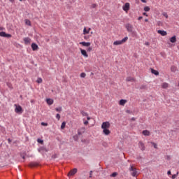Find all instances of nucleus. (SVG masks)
Instances as JSON below:
<instances>
[{"label": "nucleus", "instance_id": "f257e3e1", "mask_svg": "<svg viewBox=\"0 0 179 179\" xmlns=\"http://www.w3.org/2000/svg\"><path fill=\"white\" fill-rule=\"evenodd\" d=\"M110 122H104L101 124V129H103V134L108 136L111 134V131H110Z\"/></svg>", "mask_w": 179, "mask_h": 179}, {"label": "nucleus", "instance_id": "f03ea898", "mask_svg": "<svg viewBox=\"0 0 179 179\" xmlns=\"http://www.w3.org/2000/svg\"><path fill=\"white\" fill-rule=\"evenodd\" d=\"M128 41V37L126 36L121 41H115L113 42V45H121V44H124V43H127Z\"/></svg>", "mask_w": 179, "mask_h": 179}, {"label": "nucleus", "instance_id": "7ed1b4c3", "mask_svg": "<svg viewBox=\"0 0 179 179\" xmlns=\"http://www.w3.org/2000/svg\"><path fill=\"white\" fill-rule=\"evenodd\" d=\"M129 171L131 172V176H132V177H138V171H136V168L131 166Z\"/></svg>", "mask_w": 179, "mask_h": 179}, {"label": "nucleus", "instance_id": "20e7f679", "mask_svg": "<svg viewBox=\"0 0 179 179\" xmlns=\"http://www.w3.org/2000/svg\"><path fill=\"white\" fill-rule=\"evenodd\" d=\"M14 106L15 107V112L17 114H22L23 113V108L20 105L15 104Z\"/></svg>", "mask_w": 179, "mask_h": 179}, {"label": "nucleus", "instance_id": "39448f33", "mask_svg": "<svg viewBox=\"0 0 179 179\" xmlns=\"http://www.w3.org/2000/svg\"><path fill=\"white\" fill-rule=\"evenodd\" d=\"M125 27H126V29H127V31H128L129 33H132V31H133V30H134V26H132V24H127L125 25Z\"/></svg>", "mask_w": 179, "mask_h": 179}, {"label": "nucleus", "instance_id": "423d86ee", "mask_svg": "<svg viewBox=\"0 0 179 179\" xmlns=\"http://www.w3.org/2000/svg\"><path fill=\"white\" fill-rule=\"evenodd\" d=\"M129 8H130V4H129V3H126L122 6V9H123V10H124V12H128V10H129Z\"/></svg>", "mask_w": 179, "mask_h": 179}, {"label": "nucleus", "instance_id": "0eeeda50", "mask_svg": "<svg viewBox=\"0 0 179 179\" xmlns=\"http://www.w3.org/2000/svg\"><path fill=\"white\" fill-rule=\"evenodd\" d=\"M80 51L85 58H87L89 57V55H87V52H86L85 50L80 48Z\"/></svg>", "mask_w": 179, "mask_h": 179}, {"label": "nucleus", "instance_id": "6e6552de", "mask_svg": "<svg viewBox=\"0 0 179 179\" xmlns=\"http://www.w3.org/2000/svg\"><path fill=\"white\" fill-rule=\"evenodd\" d=\"M79 44L83 45V47H90L92 45L90 42H80Z\"/></svg>", "mask_w": 179, "mask_h": 179}, {"label": "nucleus", "instance_id": "1a4fd4ad", "mask_svg": "<svg viewBox=\"0 0 179 179\" xmlns=\"http://www.w3.org/2000/svg\"><path fill=\"white\" fill-rule=\"evenodd\" d=\"M77 173H78V169L74 168L73 169L69 171L68 176H75V174Z\"/></svg>", "mask_w": 179, "mask_h": 179}, {"label": "nucleus", "instance_id": "9d476101", "mask_svg": "<svg viewBox=\"0 0 179 179\" xmlns=\"http://www.w3.org/2000/svg\"><path fill=\"white\" fill-rule=\"evenodd\" d=\"M46 103L48 106H52L54 104V99L50 98L46 99Z\"/></svg>", "mask_w": 179, "mask_h": 179}, {"label": "nucleus", "instance_id": "9b49d317", "mask_svg": "<svg viewBox=\"0 0 179 179\" xmlns=\"http://www.w3.org/2000/svg\"><path fill=\"white\" fill-rule=\"evenodd\" d=\"M138 147L141 148V150L143 151L145 149V143H143L142 141H140L138 143Z\"/></svg>", "mask_w": 179, "mask_h": 179}, {"label": "nucleus", "instance_id": "f8f14e48", "mask_svg": "<svg viewBox=\"0 0 179 179\" xmlns=\"http://www.w3.org/2000/svg\"><path fill=\"white\" fill-rule=\"evenodd\" d=\"M23 40H24V44H26L27 45L30 44L31 41V39H30V38L29 37L24 38Z\"/></svg>", "mask_w": 179, "mask_h": 179}, {"label": "nucleus", "instance_id": "ddd939ff", "mask_svg": "<svg viewBox=\"0 0 179 179\" xmlns=\"http://www.w3.org/2000/svg\"><path fill=\"white\" fill-rule=\"evenodd\" d=\"M157 33L158 34H161V36H167V31L164 30H158Z\"/></svg>", "mask_w": 179, "mask_h": 179}, {"label": "nucleus", "instance_id": "4468645a", "mask_svg": "<svg viewBox=\"0 0 179 179\" xmlns=\"http://www.w3.org/2000/svg\"><path fill=\"white\" fill-rule=\"evenodd\" d=\"M127 103H128V101L127 99H121L119 101V105L120 106H125V104H127Z\"/></svg>", "mask_w": 179, "mask_h": 179}, {"label": "nucleus", "instance_id": "2eb2a0df", "mask_svg": "<svg viewBox=\"0 0 179 179\" xmlns=\"http://www.w3.org/2000/svg\"><path fill=\"white\" fill-rule=\"evenodd\" d=\"M31 48H32L33 51H37V50H38V45H37V44H36V43H32Z\"/></svg>", "mask_w": 179, "mask_h": 179}, {"label": "nucleus", "instance_id": "dca6fc26", "mask_svg": "<svg viewBox=\"0 0 179 179\" xmlns=\"http://www.w3.org/2000/svg\"><path fill=\"white\" fill-rule=\"evenodd\" d=\"M38 166H40V164L37 162H31L29 164V167H37Z\"/></svg>", "mask_w": 179, "mask_h": 179}, {"label": "nucleus", "instance_id": "f3484780", "mask_svg": "<svg viewBox=\"0 0 179 179\" xmlns=\"http://www.w3.org/2000/svg\"><path fill=\"white\" fill-rule=\"evenodd\" d=\"M142 134L144 135V136H150V131H149V130H144L143 131Z\"/></svg>", "mask_w": 179, "mask_h": 179}, {"label": "nucleus", "instance_id": "a211bd4d", "mask_svg": "<svg viewBox=\"0 0 179 179\" xmlns=\"http://www.w3.org/2000/svg\"><path fill=\"white\" fill-rule=\"evenodd\" d=\"M90 30H92V28H89L88 29H87L86 27H85L83 29V34H89V33H90Z\"/></svg>", "mask_w": 179, "mask_h": 179}, {"label": "nucleus", "instance_id": "6ab92c4d", "mask_svg": "<svg viewBox=\"0 0 179 179\" xmlns=\"http://www.w3.org/2000/svg\"><path fill=\"white\" fill-rule=\"evenodd\" d=\"M170 42H171V43H177V36H172V37L170 38Z\"/></svg>", "mask_w": 179, "mask_h": 179}, {"label": "nucleus", "instance_id": "aec40b11", "mask_svg": "<svg viewBox=\"0 0 179 179\" xmlns=\"http://www.w3.org/2000/svg\"><path fill=\"white\" fill-rule=\"evenodd\" d=\"M126 81L127 82H135V78H134L132 77H127L126 78Z\"/></svg>", "mask_w": 179, "mask_h": 179}, {"label": "nucleus", "instance_id": "412c9836", "mask_svg": "<svg viewBox=\"0 0 179 179\" xmlns=\"http://www.w3.org/2000/svg\"><path fill=\"white\" fill-rule=\"evenodd\" d=\"M171 72H177V66H171Z\"/></svg>", "mask_w": 179, "mask_h": 179}, {"label": "nucleus", "instance_id": "4be33fe9", "mask_svg": "<svg viewBox=\"0 0 179 179\" xmlns=\"http://www.w3.org/2000/svg\"><path fill=\"white\" fill-rule=\"evenodd\" d=\"M162 86L163 89H167L169 87V83H164Z\"/></svg>", "mask_w": 179, "mask_h": 179}, {"label": "nucleus", "instance_id": "5701e85b", "mask_svg": "<svg viewBox=\"0 0 179 179\" xmlns=\"http://www.w3.org/2000/svg\"><path fill=\"white\" fill-rule=\"evenodd\" d=\"M151 72H152V73H153L154 75H156V76L159 75V71H157V70H155V69H151Z\"/></svg>", "mask_w": 179, "mask_h": 179}, {"label": "nucleus", "instance_id": "b1692460", "mask_svg": "<svg viewBox=\"0 0 179 179\" xmlns=\"http://www.w3.org/2000/svg\"><path fill=\"white\" fill-rule=\"evenodd\" d=\"M24 22L27 26H31V22L28 19H26Z\"/></svg>", "mask_w": 179, "mask_h": 179}, {"label": "nucleus", "instance_id": "393cba45", "mask_svg": "<svg viewBox=\"0 0 179 179\" xmlns=\"http://www.w3.org/2000/svg\"><path fill=\"white\" fill-rule=\"evenodd\" d=\"M45 150L44 149V148H40L38 149L39 153H41L42 155H44Z\"/></svg>", "mask_w": 179, "mask_h": 179}, {"label": "nucleus", "instance_id": "a878e982", "mask_svg": "<svg viewBox=\"0 0 179 179\" xmlns=\"http://www.w3.org/2000/svg\"><path fill=\"white\" fill-rule=\"evenodd\" d=\"M80 114L83 115V117H87V115H89V114H87V113H86V112H85L83 110H82L80 112Z\"/></svg>", "mask_w": 179, "mask_h": 179}, {"label": "nucleus", "instance_id": "bb28decb", "mask_svg": "<svg viewBox=\"0 0 179 179\" xmlns=\"http://www.w3.org/2000/svg\"><path fill=\"white\" fill-rule=\"evenodd\" d=\"M66 126V122H63L62 123V125H61V129H65V127Z\"/></svg>", "mask_w": 179, "mask_h": 179}, {"label": "nucleus", "instance_id": "cd10ccee", "mask_svg": "<svg viewBox=\"0 0 179 179\" xmlns=\"http://www.w3.org/2000/svg\"><path fill=\"white\" fill-rule=\"evenodd\" d=\"M6 33H5L4 31L0 32V37H6Z\"/></svg>", "mask_w": 179, "mask_h": 179}, {"label": "nucleus", "instance_id": "c85d7f7f", "mask_svg": "<svg viewBox=\"0 0 179 179\" xmlns=\"http://www.w3.org/2000/svg\"><path fill=\"white\" fill-rule=\"evenodd\" d=\"M55 110L57 111L58 113H61L62 111V107L56 108Z\"/></svg>", "mask_w": 179, "mask_h": 179}, {"label": "nucleus", "instance_id": "c756f323", "mask_svg": "<svg viewBox=\"0 0 179 179\" xmlns=\"http://www.w3.org/2000/svg\"><path fill=\"white\" fill-rule=\"evenodd\" d=\"M37 142H38V143H41V145H43V143H44V141L40 138L37 139Z\"/></svg>", "mask_w": 179, "mask_h": 179}, {"label": "nucleus", "instance_id": "7c9ffc66", "mask_svg": "<svg viewBox=\"0 0 179 179\" xmlns=\"http://www.w3.org/2000/svg\"><path fill=\"white\" fill-rule=\"evenodd\" d=\"M144 10L145 12H149V10H150V8H149V6H145L144 8Z\"/></svg>", "mask_w": 179, "mask_h": 179}, {"label": "nucleus", "instance_id": "2f4dec72", "mask_svg": "<svg viewBox=\"0 0 179 179\" xmlns=\"http://www.w3.org/2000/svg\"><path fill=\"white\" fill-rule=\"evenodd\" d=\"M162 15L166 17V19H169V15H167V13H163Z\"/></svg>", "mask_w": 179, "mask_h": 179}, {"label": "nucleus", "instance_id": "473e14b6", "mask_svg": "<svg viewBox=\"0 0 179 179\" xmlns=\"http://www.w3.org/2000/svg\"><path fill=\"white\" fill-rule=\"evenodd\" d=\"M80 78H86V73H81Z\"/></svg>", "mask_w": 179, "mask_h": 179}, {"label": "nucleus", "instance_id": "72a5a7b5", "mask_svg": "<svg viewBox=\"0 0 179 179\" xmlns=\"http://www.w3.org/2000/svg\"><path fill=\"white\" fill-rule=\"evenodd\" d=\"M56 118L58 120V121H59V120H61V115L59 113H57L56 115Z\"/></svg>", "mask_w": 179, "mask_h": 179}, {"label": "nucleus", "instance_id": "f704fd0d", "mask_svg": "<svg viewBox=\"0 0 179 179\" xmlns=\"http://www.w3.org/2000/svg\"><path fill=\"white\" fill-rule=\"evenodd\" d=\"M36 82H37V83H42L43 79L39 78L37 79Z\"/></svg>", "mask_w": 179, "mask_h": 179}, {"label": "nucleus", "instance_id": "c9c22d12", "mask_svg": "<svg viewBox=\"0 0 179 179\" xmlns=\"http://www.w3.org/2000/svg\"><path fill=\"white\" fill-rule=\"evenodd\" d=\"M118 173H117L116 172L115 173H113L111 175H110V177H117Z\"/></svg>", "mask_w": 179, "mask_h": 179}, {"label": "nucleus", "instance_id": "e433bc0d", "mask_svg": "<svg viewBox=\"0 0 179 179\" xmlns=\"http://www.w3.org/2000/svg\"><path fill=\"white\" fill-rule=\"evenodd\" d=\"M7 38H10V37H12V35L11 34H6V36Z\"/></svg>", "mask_w": 179, "mask_h": 179}, {"label": "nucleus", "instance_id": "4c0bfd02", "mask_svg": "<svg viewBox=\"0 0 179 179\" xmlns=\"http://www.w3.org/2000/svg\"><path fill=\"white\" fill-rule=\"evenodd\" d=\"M151 143L154 146L155 149H157V144H156V143H155L153 142H152Z\"/></svg>", "mask_w": 179, "mask_h": 179}, {"label": "nucleus", "instance_id": "58836bf2", "mask_svg": "<svg viewBox=\"0 0 179 179\" xmlns=\"http://www.w3.org/2000/svg\"><path fill=\"white\" fill-rule=\"evenodd\" d=\"M83 121H84V125H88L89 124V121L85 120V119H83Z\"/></svg>", "mask_w": 179, "mask_h": 179}, {"label": "nucleus", "instance_id": "ea45409f", "mask_svg": "<svg viewBox=\"0 0 179 179\" xmlns=\"http://www.w3.org/2000/svg\"><path fill=\"white\" fill-rule=\"evenodd\" d=\"M177 176H178V173H177V174H174L172 176V179H176L177 178Z\"/></svg>", "mask_w": 179, "mask_h": 179}, {"label": "nucleus", "instance_id": "a19ab883", "mask_svg": "<svg viewBox=\"0 0 179 179\" xmlns=\"http://www.w3.org/2000/svg\"><path fill=\"white\" fill-rule=\"evenodd\" d=\"M92 47L90 46V47L87 48V51L88 52H90L92 51Z\"/></svg>", "mask_w": 179, "mask_h": 179}, {"label": "nucleus", "instance_id": "79ce46f5", "mask_svg": "<svg viewBox=\"0 0 179 179\" xmlns=\"http://www.w3.org/2000/svg\"><path fill=\"white\" fill-rule=\"evenodd\" d=\"M91 6H92V8H96L97 6V4L94 3Z\"/></svg>", "mask_w": 179, "mask_h": 179}, {"label": "nucleus", "instance_id": "37998d69", "mask_svg": "<svg viewBox=\"0 0 179 179\" xmlns=\"http://www.w3.org/2000/svg\"><path fill=\"white\" fill-rule=\"evenodd\" d=\"M3 30H5V28L3 27H0V31H2Z\"/></svg>", "mask_w": 179, "mask_h": 179}, {"label": "nucleus", "instance_id": "c03bdc74", "mask_svg": "<svg viewBox=\"0 0 179 179\" xmlns=\"http://www.w3.org/2000/svg\"><path fill=\"white\" fill-rule=\"evenodd\" d=\"M142 19H143V17L140 16V17L138 18V20H142Z\"/></svg>", "mask_w": 179, "mask_h": 179}, {"label": "nucleus", "instance_id": "a18cd8bd", "mask_svg": "<svg viewBox=\"0 0 179 179\" xmlns=\"http://www.w3.org/2000/svg\"><path fill=\"white\" fill-rule=\"evenodd\" d=\"M145 45H150V43L149 42H145Z\"/></svg>", "mask_w": 179, "mask_h": 179}, {"label": "nucleus", "instance_id": "49530a36", "mask_svg": "<svg viewBox=\"0 0 179 179\" xmlns=\"http://www.w3.org/2000/svg\"><path fill=\"white\" fill-rule=\"evenodd\" d=\"M92 173H93V171H90V178H92Z\"/></svg>", "mask_w": 179, "mask_h": 179}, {"label": "nucleus", "instance_id": "de8ad7c7", "mask_svg": "<svg viewBox=\"0 0 179 179\" xmlns=\"http://www.w3.org/2000/svg\"><path fill=\"white\" fill-rule=\"evenodd\" d=\"M167 174H168V176L171 175V171H169L167 172Z\"/></svg>", "mask_w": 179, "mask_h": 179}, {"label": "nucleus", "instance_id": "09e8293b", "mask_svg": "<svg viewBox=\"0 0 179 179\" xmlns=\"http://www.w3.org/2000/svg\"><path fill=\"white\" fill-rule=\"evenodd\" d=\"M87 121H90V117H89V115L87 116Z\"/></svg>", "mask_w": 179, "mask_h": 179}, {"label": "nucleus", "instance_id": "8fccbe9b", "mask_svg": "<svg viewBox=\"0 0 179 179\" xmlns=\"http://www.w3.org/2000/svg\"><path fill=\"white\" fill-rule=\"evenodd\" d=\"M78 135H82V132H80V131L78 130Z\"/></svg>", "mask_w": 179, "mask_h": 179}, {"label": "nucleus", "instance_id": "3c124183", "mask_svg": "<svg viewBox=\"0 0 179 179\" xmlns=\"http://www.w3.org/2000/svg\"><path fill=\"white\" fill-rule=\"evenodd\" d=\"M143 3H146V0H141Z\"/></svg>", "mask_w": 179, "mask_h": 179}, {"label": "nucleus", "instance_id": "603ef678", "mask_svg": "<svg viewBox=\"0 0 179 179\" xmlns=\"http://www.w3.org/2000/svg\"><path fill=\"white\" fill-rule=\"evenodd\" d=\"M10 2H11L12 3H13V2H15V0H9Z\"/></svg>", "mask_w": 179, "mask_h": 179}, {"label": "nucleus", "instance_id": "864d4df0", "mask_svg": "<svg viewBox=\"0 0 179 179\" xmlns=\"http://www.w3.org/2000/svg\"><path fill=\"white\" fill-rule=\"evenodd\" d=\"M144 16H148V14L146 13H143V14Z\"/></svg>", "mask_w": 179, "mask_h": 179}, {"label": "nucleus", "instance_id": "5fc2aeb1", "mask_svg": "<svg viewBox=\"0 0 179 179\" xmlns=\"http://www.w3.org/2000/svg\"><path fill=\"white\" fill-rule=\"evenodd\" d=\"M41 125L45 126V122H42Z\"/></svg>", "mask_w": 179, "mask_h": 179}, {"label": "nucleus", "instance_id": "6e6d98bb", "mask_svg": "<svg viewBox=\"0 0 179 179\" xmlns=\"http://www.w3.org/2000/svg\"><path fill=\"white\" fill-rule=\"evenodd\" d=\"M145 22H149L148 19H145Z\"/></svg>", "mask_w": 179, "mask_h": 179}, {"label": "nucleus", "instance_id": "4d7b16f0", "mask_svg": "<svg viewBox=\"0 0 179 179\" xmlns=\"http://www.w3.org/2000/svg\"><path fill=\"white\" fill-rule=\"evenodd\" d=\"M131 120H132L133 121H135V117H132Z\"/></svg>", "mask_w": 179, "mask_h": 179}, {"label": "nucleus", "instance_id": "13d9d810", "mask_svg": "<svg viewBox=\"0 0 179 179\" xmlns=\"http://www.w3.org/2000/svg\"><path fill=\"white\" fill-rule=\"evenodd\" d=\"M83 132H85V128H83Z\"/></svg>", "mask_w": 179, "mask_h": 179}, {"label": "nucleus", "instance_id": "bf43d9fd", "mask_svg": "<svg viewBox=\"0 0 179 179\" xmlns=\"http://www.w3.org/2000/svg\"><path fill=\"white\" fill-rule=\"evenodd\" d=\"M8 142H10V138H8Z\"/></svg>", "mask_w": 179, "mask_h": 179}, {"label": "nucleus", "instance_id": "052dcab7", "mask_svg": "<svg viewBox=\"0 0 179 179\" xmlns=\"http://www.w3.org/2000/svg\"><path fill=\"white\" fill-rule=\"evenodd\" d=\"M127 113H129V110H127Z\"/></svg>", "mask_w": 179, "mask_h": 179}, {"label": "nucleus", "instance_id": "680f3d73", "mask_svg": "<svg viewBox=\"0 0 179 179\" xmlns=\"http://www.w3.org/2000/svg\"><path fill=\"white\" fill-rule=\"evenodd\" d=\"M47 125H48V124H47V123H46V124H45V127H47Z\"/></svg>", "mask_w": 179, "mask_h": 179}, {"label": "nucleus", "instance_id": "e2e57ef3", "mask_svg": "<svg viewBox=\"0 0 179 179\" xmlns=\"http://www.w3.org/2000/svg\"><path fill=\"white\" fill-rule=\"evenodd\" d=\"M20 1H23V0H20Z\"/></svg>", "mask_w": 179, "mask_h": 179}]
</instances>
